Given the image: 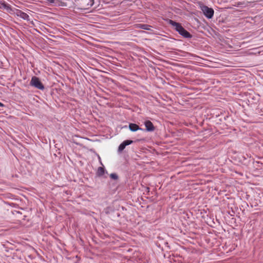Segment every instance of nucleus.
Listing matches in <instances>:
<instances>
[{"mask_svg": "<svg viewBox=\"0 0 263 263\" xmlns=\"http://www.w3.org/2000/svg\"><path fill=\"white\" fill-rule=\"evenodd\" d=\"M169 24L174 27L175 30L183 37L186 39H191L192 37V35L186 29H185L179 23H177L172 20H170Z\"/></svg>", "mask_w": 263, "mask_h": 263, "instance_id": "obj_1", "label": "nucleus"}, {"mask_svg": "<svg viewBox=\"0 0 263 263\" xmlns=\"http://www.w3.org/2000/svg\"><path fill=\"white\" fill-rule=\"evenodd\" d=\"M30 85L42 90L45 89L43 84L40 79L36 76H33L32 77L30 82Z\"/></svg>", "mask_w": 263, "mask_h": 263, "instance_id": "obj_2", "label": "nucleus"}, {"mask_svg": "<svg viewBox=\"0 0 263 263\" xmlns=\"http://www.w3.org/2000/svg\"><path fill=\"white\" fill-rule=\"evenodd\" d=\"M202 10L204 15L208 18H211L214 15V10L212 8H209L208 6H204L202 7Z\"/></svg>", "mask_w": 263, "mask_h": 263, "instance_id": "obj_3", "label": "nucleus"}, {"mask_svg": "<svg viewBox=\"0 0 263 263\" xmlns=\"http://www.w3.org/2000/svg\"><path fill=\"white\" fill-rule=\"evenodd\" d=\"M134 143V141L132 140H126L123 141L119 146L117 152L119 154H121L125 149V147Z\"/></svg>", "mask_w": 263, "mask_h": 263, "instance_id": "obj_4", "label": "nucleus"}, {"mask_svg": "<svg viewBox=\"0 0 263 263\" xmlns=\"http://www.w3.org/2000/svg\"><path fill=\"white\" fill-rule=\"evenodd\" d=\"M145 128L144 129V132H152L155 130V127L153 123L149 120H146L144 122Z\"/></svg>", "mask_w": 263, "mask_h": 263, "instance_id": "obj_5", "label": "nucleus"}, {"mask_svg": "<svg viewBox=\"0 0 263 263\" xmlns=\"http://www.w3.org/2000/svg\"><path fill=\"white\" fill-rule=\"evenodd\" d=\"M0 9L5 10L7 12L10 13H11L13 12V10L11 8V6L4 1H0Z\"/></svg>", "mask_w": 263, "mask_h": 263, "instance_id": "obj_6", "label": "nucleus"}, {"mask_svg": "<svg viewBox=\"0 0 263 263\" xmlns=\"http://www.w3.org/2000/svg\"><path fill=\"white\" fill-rule=\"evenodd\" d=\"M13 12L15 13L17 16L20 17L24 20H29V16L27 13L21 10L15 9V11H13Z\"/></svg>", "mask_w": 263, "mask_h": 263, "instance_id": "obj_7", "label": "nucleus"}, {"mask_svg": "<svg viewBox=\"0 0 263 263\" xmlns=\"http://www.w3.org/2000/svg\"><path fill=\"white\" fill-rule=\"evenodd\" d=\"M129 130L132 132H136L138 130H144L143 128L139 127L138 125L136 123H130L128 125Z\"/></svg>", "mask_w": 263, "mask_h": 263, "instance_id": "obj_8", "label": "nucleus"}, {"mask_svg": "<svg viewBox=\"0 0 263 263\" xmlns=\"http://www.w3.org/2000/svg\"><path fill=\"white\" fill-rule=\"evenodd\" d=\"M138 28L146 30H151L152 26L146 24H140L137 25Z\"/></svg>", "mask_w": 263, "mask_h": 263, "instance_id": "obj_9", "label": "nucleus"}, {"mask_svg": "<svg viewBox=\"0 0 263 263\" xmlns=\"http://www.w3.org/2000/svg\"><path fill=\"white\" fill-rule=\"evenodd\" d=\"M105 173V169L103 167H99L96 173V175L98 177L102 176Z\"/></svg>", "mask_w": 263, "mask_h": 263, "instance_id": "obj_10", "label": "nucleus"}, {"mask_svg": "<svg viewBox=\"0 0 263 263\" xmlns=\"http://www.w3.org/2000/svg\"><path fill=\"white\" fill-rule=\"evenodd\" d=\"M110 178L114 180H118L119 178V177L118 175L116 173H111L109 175Z\"/></svg>", "mask_w": 263, "mask_h": 263, "instance_id": "obj_11", "label": "nucleus"}, {"mask_svg": "<svg viewBox=\"0 0 263 263\" xmlns=\"http://www.w3.org/2000/svg\"><path fill=\"white\" fill-rule=\"evenodd\" d=\"M223 115L221 114L220 115H216V117L217 119V121H219L220 122H223Z\"/></svg>", "mask_w": 263, "mask_h": 263, "instance_id": "obj_12", "label": "nucleus"}, {"mask_svg": "<svg viewBox=\"0 0 263 263\" xmlns=\"http://www.w3.org/2000/svg\"><path fill=\"white\" fill-rule=\"evenodd\" d=\"M94 4V0H89V2L87 4V6L88 7H92Z\"/></svg>", "mask_w": 263, "mask_h": 263, "instance_id": "obj_13", "label": "nucleus"}, {"mask_svg": "<svg viewBox=\"0 0 263 263\" xmlns=\"http://www.w3.org/2000/svg\"><path fill=\"white\" fill-rule=\"evenodd\" d=\"M59 5L61 6H66V3L65 2H61L60 4H59Z\"/></svg>", "mask_w": 263, "mask_h": 263, "instance_id": "obj_14", "label": "nucleus"}, {"mask_svg": "<svg viewBox=\"0 0 263 263\" xmlns=\"http://www.w3.org/2000/svg\"><path fill=\"white\" fill-rule=\"evenodd\" d=\"M228 118H229V116L228 115H225V116L223 115V121L226 120Z\"/></svg>", "mask_w": 263, "mask_h": 263, "instance_id": "obj_15", "label": "nucleus"}, {"mask_svg": "<svg viewBox=\"0 0 263 263\" xmlns=\"http://www.w3.org/2000/svg\"><path fill=\"white\" fill-rule=\"evenodd\" d=\"M55 0H47V1L48 2V3L50 4H53L54 3Z\"/></svg>", "mask_w": 263, "mask_h": 263, "instance_id": "obj_16", "label": "nucleus"}, {"mask_svg": "<svg viewBox=\"0 0 263 263\" xmlns=\"http://www.w3.org/2000/svg\"><path fill=\"white\" fill-rule=\"evenodd\" d=\"M4 106V105L0 102V107H3Z\"/></svg>", "mask_w": 263, "mask_h": 263, "instance_id": "obj_17", "label": "nucleus"}, {"mask_svg": "<svg viewBox=\"0 0 263 263\" xmlns=\"http://www.w3.org/2000/svg\"><path fill=\"white\" fill-rule=\"evenodd\" d=\"M146 191H147L148 192H149V188L148 187L146 188Z\"/></svg>", "mask_w": 263, "mask_h": 263, "instance_id": "obj_18", "label": "nucleus"}]
</instances>
